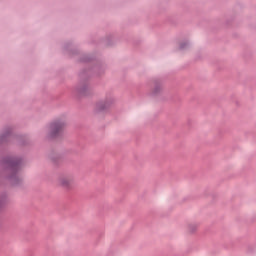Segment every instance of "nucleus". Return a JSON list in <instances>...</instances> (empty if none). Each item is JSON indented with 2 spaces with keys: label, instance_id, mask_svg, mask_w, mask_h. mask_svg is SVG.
Here are the masks:
<instances>
[{
  "label": "nucleus",
  "instance_id": "1",
  "mask_svg": "<svg viewBox=\"0 0 256 256\" xmlns=\"http://www.w3.org/2000/svg\"><path fill=\"white\" fill-rule=\"evenodd\" d=\"M63 129H65V123L61 121L51 123L49 126L50 137H57L61 135V133H63Z\"/></svg>",
  "mask_w": 256,
  "mask_h": 256
},
{
  "label": "nucleus",
  "instance_id": "2",
  "mask_svg": "<svg viewBox=\"0 0 256 256\" xmlns=\"http://www.w3.org/2000/svg\"><path fill=\"white\" fill-rule=\"evenodd\" d=\"M74 182L75 179L71 175L60 176L57 180L58 185L60 187H65L66 189H69Z\"/></svg>",
  "mask_w": 256,
  "mask_h": 256
}]
</instances>
